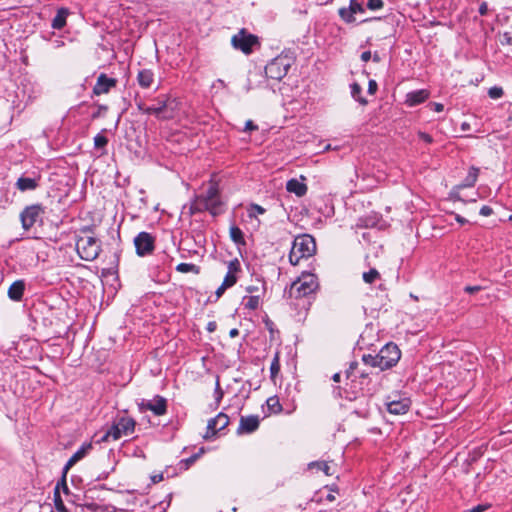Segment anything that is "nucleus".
Here are the masks:
<instances>
[{
  "label": "nucleus",
  "mask_w": 512,
  "mask_h": 512,
  "mask_svg": "<svg viewBox=\"0 0 512 512\" xmlns=\"http://www.w3.org/2000/svg\"><path fill=\"white\" fill-rule=\"evenodd\" d=\"M401 358V351L395 343H387L383 346L378 354H364L362 361L364 364L381 371L387 370L395 366Z\"/></svg>",
  "instance_id": "1"
},
{
  "label": "nucleus",
  "mask_w": 512,
  "mask_h": 512,
  "mask_svg": "<svg viewBox=\"0 0 512 512\" xmlns=\"http://www.w3.org/2000/svg\"><path fill=\"white\" fill-rule=\"evenodd\" d=\"M221 205L218 186L216 183H212L204 193L196 197L191 210L193 213L209 211L216 216L221 213Z\"/></svg>",
  "instance_id": "2"
},
{
  "label": "nucleus",
  "mask_w": 512,
  "mask_h": 512,
  "mask_svg": "<svg viewBox=\"0 0 512 512\" xmlns=\"http://www.w3.org/2000/svg\"><path fill=\"white\" fill-rule=\"evenodd\" d=\"M316 252V241L309 234H302L295 237L291 251L289 253V261L292 265H298L303 258H309Z\"/></svg>",
  "instance_id": "3"
},
{
  "label": "nucleus",
  "mask_w": 512,
  "mask_h": 512,
  "mask_svg": "<svg viewBox=\"0 0 512 512\" xmlns=\"http://www.w3.org/2000/svg\"><path fill=\"white\" fill-rule=\"evenodd\" d=\"M136 422L128 416H120L114 419L112 425L97 440L98 443L119 440L123 436L132 434L135 430Z\"/></svg>",
  "instance_id": "4"
},
{
  "label": "nucleus",
  "mask_w": 512,
  "mask_h": 512,
  "mask_svg": "<svg viewBox=\"0 0 512 512\" xmlns=\"http://www.w3.org/2000/svg\"><path fill=\"white\" fill-rule=\"evenodd\" d=\"M318 288L319 283L317 276L312 273L303 272L301 276L291 284L286 293L290 298L299 299L315 293Z\"/></svg>",
  "instance_id": "5"
},
{
  "label": "nucleus",
  "mask_w": 512,
  "mask_h": 512,
  "mask_svg": "<svg viewBox=\"0 0 512 512\" xmlns=\"http://www.w3.org/2000/svg\"><path fill=\"white\" fill-rule=\"evenodd\" d=\"M154 102L150 105L151 115L161 121L175 118L180 108V102L176 98L166 95L155 98Z\"/></svg>",
  "instance_id": "6"
},
{
  "label": "nucleus",
  "mask_w": 512,
  "mask_h": 512,
  "mask_svg": "<svg viewBox=\"0 0 512 512\" xmlns=\"http://www.w3.org/2000/svg\"><path fill=\"white\" fill-rule=\"evenodd\" d=\"M76 250L82 260L93 261L101 251L100 241L93 236H78Z\"/></svg>",
  "instance_id": "7"
},
{
  "label": "nucleus",
  "mask_w": 512,
  "mask_h": 512,
  "mask_svg": "<svg viewBox=\"0 0 512 512\" xmlns=\"http://www.w3.org/2000/svg\"><path fill=\"white\" fill-rule=\"evenodd\" d=\"M231 45L236 50H240L244 54L249 55L253 52L254 46H259V40L257 36L248 33L246 29L243 28L232 36Z\"/></svg>",
  "instance_id": "8"
},
{
  "label": "nucleus",
  "mask_w": 512,
  "mask_h": 512,
  "mask_svg": "<svg viewBox=\"0 0 512 512\" xmlns=\"http://www.w3.org/2000/svg\"><path fill=\"white\" fill-rule=\"evenodd\" d=\"M289 68L290 63L286 58L277 57L266 65L265 74L268 78L281 80L287 75Z\"/></svg>",
  "instance_id": "9"
},
{
  "label": "nucleus",
  "mask_w": 512,
  "mask_h": 512,
  "mask_svg": "<svg viewBox=\"0 0 512 512\" xmlns=\"http://www.w3.org/2000/svg\"><path fill=\"white\" fill-rule=\"evenodd\" d=\"M138 409L140 412L149 410L156 416H162L167 413V400L160 395L154 396L152 400L142 399L138 402Z\"/></svg>",
  "instance_id": "10"
},
{
  "label": "nucleus",
  "mask_w": 512,
  "mask_h": 512,
  "mask_svg": "<svg viewBox=\"0 0 512 512\" xmlns=\"http://www.w3.org/2000/svg\"><path fill=\"white\" fill-rule=\"evenodd\" d=\"M44 213H45V209L40 204H33L30 206H27L20 214L22 227L25 230L30 229L40 219L41 215Z\"/></svg>",
  "instance_id": "11"
},
{
  "label": "nucleus",
  "mask_w": 512,
  "mask_h": 512,
  "mask_svg": "<svg viewBox=\"0 0 512 512\" xmlns=\"http://www.w3.org/2000/svg\"><path fill=\"white\" fill-rule=\"evenodd\" d=\"M134 245L138 256L150 255L155 248V238L148 232H140L134 238Z\"/></svg>",
  "instance_id": "12"
},
{
  "label": "nucleus",
  "mask_w": 512,
  "mask_h": 512,
  "mask_svg": "<svg viewBox=\"0 0 512 512\" xmlns=\"http://www.w3.org/2000/svg\"><path fill=\"white\" fill-rule=\"evenodd\" d=\"M229 424V417L224 413H219L215 418L208 421L207 432L205 438L214 436L218 431H221Z\"/></svg>",
  "instance_id": "13"
},
{
  "label": "nucleus",
  "mask_w": 512,
  "mask_h": 512,
  "mask_svg": "<svg viewBox=\"0 0 512 512\" xmlns=\"http://www.w3.org/2000/svg\"><path fill=\"white\" fill-rule=\"evenodd\" d=\"M116 84L117 80L115 78H110L106 74L101 73L93 87V93L95 95L108 93L111 88L116 86Z\"/></svg>",
  "instance_id": "14"
},
{
  "label": "nucleus",
  "mask_w": 512,
  "mask_h": 512,
  "mask_svg": "<svg viewBox=\"0 0 512 512\" xmlns=\"http://www.w3.org/2000/svg\"><path fill=\"white\" fill-rule=\"evenodd\" d=\"M259 427V417L256 415L241 416L237 434H249Z\"/></svg>",
  "instance_id": "15"
},
{
  "label": "nucleus",
  "mask_w": 512,
  "mask_h": 512,
  "mask_svg": "<svg viewBox=\"0 0 512 512\" xmlns=\"http://www.w3.org/2000/svg\"><path fill=\"white\" fill-rule=\"evenodd\" d=\"M410 404L411 401L409 398H401L386 403L388 412L394 415L405 414L409 410Z\"/></svg>",
  "instance_id": "16"
},
{
  "label": "nucleus",
  "mask_w": 512,
  "mask_h": 512,
  "mask_svg": "<svg viewBox=\"0 0 512 512\" xmlns=\"http://www.w3.org/2000/svg\"><path fill=\"white\" fill-rule=\"evenodd\" d=\"M240 271V262L234 259L228 264V272L224 277L222 284L228 288L234 286L237 282L236 273Z\"/></svg>",
  "instance_id": "17"
},
{
  "label": "nucleus",
  "mask_w": 512,
  "mask_h": 512,
  "mask_svg": "<svg viewBox=\"0 0 512 512\" xmlns=\"http://www.w3.org/2000/svg\"><path fill=\"white\" fill-rule=\"evenodd\" d=\"M92 449V443H84L67 461L64 466L63 472L67 473V471L74 466L78 461L83 459L89 451Z\"/></svg>",
  "instance_id": "18"
},
{
  "label": "nucleus",
  "mask_w": 512,
  "mask_h": 512,
  "mask_svg": "<svg viewBox=\"0 0 512 512\" xmlns=\"http://www.w3.org/2000/svg\"><path fill=\"white\" fill-rule=\"evenodd\" d=\"M429 97V92L425 89H420L416 91L409 92L406 95V104L410 107L419 105L426 101Z\"/></svg>",
  "instance_id": "19"
},
{
  "label": "nucleus",
  "mask_w": 512,
  "mask_h": 512,
  "mask_svg": "<svg viewBox=\"0 0 512 512\" xmlns=\"http://www.w3.org/2000/svg\"><path fill=\"white\" fill-rule=\"evenodd\" d=\"M137 82L141 88H150L154 82V72L151 69L139 70L137 74Z\"/></svg>",
  "instance_id": "20"
},
{
  "label": "nucleus",
  "mask_w": 512,
  "mask_h": 512,
  "mask_svg": "<svg viewBox=\"0 0 512 512\" xmlns=\"http://www.w3.org/2000/svg\"><path fill=\"white\" fill-rule=\"evenodd\" d=\"M24 290V280H17L10 285L8 289V296L13 301H20L23 297Z\"/></svg>",
  "instance_id": "21"
},
{
  "label": "nucleus",
  "mask_w": 512,
  "mask_h": 512,
  "mask_svg": "<svg viewBox=\"0 0 512 512\" xmlns=\"http://www.w3.org/2000/svg\"><path fill=\"white\" fill-rule=\"evenodd\" d=\"M286 189L290 193H294L298 197H302L307 192V186L303 182L293 178L287 181Z\"/></svg>",
  "instance_id": "22"
},
{
  "label": "nucleus",
  "mask_w": 512,
  "mask_h": 512,
  "mask_svg": "<svg viewBox=\"0 0 512 512\" xmlns=\"http://www.w3.org/2000/svg\"><path fill=\"white\" fill-rule=\"evenodd\" d=\"M15 186L21 192L31 191L38 187V181L35 178L20 177L18 178Z\"/></svg>",
  "instance_id": "23"
},
{
  "label": "nucleus",
  "mask_w": 512,
  "mask_h": 512,
  "mask_svg": "<svg viewBox=\"0 0 512 512\" xmlns=\"http://www.w3.org/2000/svg\"><path fill=\"white\" fill-rule=\"evenodd\" d=\"M380 387L381 382L379 380L373 381L372 378H369L366 382L360 381L361 390L368 396L376 394L380 390Z\"/></svg>",
  "instance_id": "24"
},
{
  "label": "nucleus",
  "mask_w": 512,
  "mask_h": 512,
  "mask_svg": "<svg viewBox=\"0 0 512 512\" xmlns=\"http://www.w3.org/2000/svg\"><path fill=\"white\" fill-rule=\"evenodd\" d=\"M68 13L69 12L66 8L58 9L51 23L52 28L57 30L62 29L66 25V18L68 16Z\"/></svg>",
  "instance_id": "25"
},
{
  "label": "nucleus",
  "mask_w": 512,
  "mask_h": 512,
  "mask_svg": "<svg viewBox=\"0 0 512 512\" xmlns=\"http://www.w3.org/2000/svg\"><path fill=\"white\" fill-rule=\"evenodd\" d=\"M479 174V169L476 167H471L468 171L467 176L463 180V182L458 186V188H465V187H473L477 181Z\"/></svg>",
  "instance_id": "26"
},
{
  "label": "nucleus",
  "mask_w": 512,
  "mask_h": 512,
  "mask_svg": "<svg viewBox=\"0 0 512 512\" xmlns=\"http://www.w3.org/2000/svg\"><path fill=\"white\" fill-rule=\"evenodd\" d=\"M351 96L354 100H356L359 104L365 106L367 105L368 101L361 96L362 88L358 83H352L351 84Z\"/></svg>",
  "instance_id": "27"
},
{
  "label": "nucleus",
  "mask_w": 512,
  "mask_h": 512,
  "mask_svg": "<svg viewBox=\"0 0 512 512\" xmlns=\"http://www.w3.org/2000/svg\"><path fill=\"white\" fill-rule=\"evenodd\" d=\"M230 238L237 245H245L243 232L237 226L230 227Z\"/></svg>",
  "instance_id": "28"
},
{
  "label": "nucleus",
  "mask_w": 512,
  "mask_h": 512,
  "mask_svg": "<svg viewBox=\"0 0 512 512\" xmlns=\"http://www.w3.org/2000/svg\"><path fill=\"white\" fill-rule=\"evenodd\" d=\"M54 504L55 508L58 512H68L65 507L63 500L60 495V484L58 483L54 489Z\"/></svg>",
  "instance_id": "29"
},
{
  "label": "nucleus",
  "mask_w": 512,
  "mask_h": 512,
  "mask_svg": "<svg viewBox=\"0 0 512 512\" xmlns=\"http://www.w3.org/2000/svg\"><path fill=\"white\" fill-rule=\"evenodd\" d=\"M176 271L180 273H189L192 272L194 274L200 273V267L192 264V263H180L176 266Z\"/></svg>",
  "instance_id": "30"
},
{
  "label": "nucleus",
  "mask_w": 512,
  "mask_h": 512,
  "mask_svg": "<svg viewBox=\"0 0 512 512\" xmlns=\"http://www.w3.org/2000/svg\"><path fill=\"white\" fill-rule=\"evenodd\" d=\"M244 306L249 310H255L259 307L260 297L258 295L244 297Z\"/></svg>",
  "instance_id": "31"
},
{
  "label": "nucleus",
  "mask_w": 512,
  "mask_h": 512,
  "mask_svg": "<svg viewBox=\"0 0 512 512\" xmlns=\"http://www.w3.org/2000/svg\"><path fill=\"white\" fill-rule=\"evenodd\" d=\"M362 278L365 283L372 284L380 278V273L375 268H371L368 272L363 273Z\"/></svg>",
  "instance_id": "32"
},
{
  "label": "nucleus",
  "mask_w": 512,
  "mask_h": 512,
  "mask_svg": "<svg viewBox=\"0 0 512 512\" xmlns=\"http://www.w3.org/2000/svg\"><path fill=\"white\" fill-rule=\"evenodd\" d=\"M338 13L341 19L346 23H353L355 21V17L348 7H341Z\"/></svg>",
  "instance_id": "33"
},
{
  "label": "nucleus",
  "mask_w": 512,
  "mask_h": 512,
  "mask_svg": "<svg viewBox=\"0 0 512 512\" xmlns=\"http://www.w3.org/2000/svg\"><path fill=\"white\" fill-rule=\"evenodd\" d=\"M267 406L273 413H279L282 411V406L276 396L267 399Z\"/></svg>",
  "instance_id": "34"
},
{
  "label": "nucleus",
  "mask_w": 512,
  "mask_h": 512,
  "mask_svg": "<svg viewBox=\"0 0 512 512\" xmlns=\"http://www.w3.org/2000/svg\"><path fill=\"white\" fill-rule=\"evenodd\" d=\"M309 468H317L318 470L323 471L326 475H332L330 471V466L327 462L324 461H315L309 464Z\"/></svg>",
  "instance_id": "35"
},
{
  "label": "nucleus",
  "mask_w": 512,
  "mask_h": 512,
  "mask_svg": "<svg viewBox=\"0 0 512 512\" xmlns=\"http://www.w3.org/2000/svg\"><path fill=\"white\" fill-rule=\"evenodd\" d=\"M348 8L353 15L356 13H364L365 11L363 5L358 0H350Z\"/></svg>",
  "instance_id": "36"
},
{
  "label": "nucleus",
  "mask_w": 512,
  "mask_h": 512,
  "mask_svg": "<svg viewBox=\"0 0 512 512\" xmlns=\"http://www.w3.org/2000/svg\"><path fill=\"white\" fill-rule=\"evenodd\" d=\"M108 143V139L107 137H105L104 135L102 134H97L95 137H94V146L95 148H103L107 145Z\"/></svg>",
  "instance_id": "37"
},
{
  "label": "nucleus",
  "mask_w": 512,
  "mask_h": 512,
  "mask_svg": "<svg viewBox=\"0 0 512 512\" xmlns=\"http://www.w3.org/2000/svg\"><path fill=\"white\" fill-rule=\"evenodd\" d=\"M367 8L372 11L380 10L384 6L383 0H367Z\"/></svg>",
  "instance_id": "38"
},
{
  "label": "nucleus",
  "mask_w": 512,
  "mask_h": 512,
  "mask_svg": "<svg viewBox=\"0 0 512 512\" xmlns=\"http://www.w3.org/2000/svg\"><path fill=\"white\" fill-rule=\"evenodd\" d=\"M265 211L266 210L258 204H251L248 209L249 217H254L256 214H264Z\"/></svg>",
  "instance_id": "39"
},
{
  "label": "nucleus",
  "mask_w": 512,
  "mask_h": 512,
  "mask_svg": "<svg viewBox=\"0 0 512 512\" xmlns=\"http://www.w3.org/2000/svg\"><path fill=\"white\" fill-rule=\"evenodd\" d=\"M503 89L501 87H491L488 91V95L492 99H498L503 96Z\"/></svg>",
  "instance_id": "40"
},
{
  "label": "nucleus",
  "mask_w": 512,
  "mask_h": 512,
  "mask_svg": "<svg viewBox=\"0 0 512 512\" xmlns=\"http://www.w3.org/2000/svg\"><path fill=\"white\" fill-rule=\"evenodd\" d=\"M279 370H280V364H279L278 356L276 355L271 363V366H270L271 375L272 376L276 375L279 372Z\"/></svg>",
  "instance_id": "41"
},
{
  "label": "nucleus",
  "mask_w": 512,
  "mask_h": 512,
  "mask_svg": "<svg viewBox=\"0 0 512 512\" xmlns=\"http://www.w3.org/2000/svg\"><path fill=\"white\" fill-rule=\"evenodd\" d=\"M136 106L140 112L151 115L150 106L146 105L143 101L136 102Z\"/></svg>",
  "instance_id": "42"
},
{
  "label": "nucleus",
  "mask_w": 512,
  "mask_h": 512,
  "mask_svg": "<svg viewBox=\"0 0 512 512\" xmlns=\"http://www.w3.org/2000/svg\"><path fill=\"white\" fill-rule=\"evenodd\" d=\"M357 367H358V362H356V361H352L349 364V367L345 371V375H346L347 379L351 378V376L353 375V373L357 369Z\"/></svg>",
  "instance_id": "43"
},
{
  "label": "nucleus",
  "mask_w": 512,
  "mask_h": 512,
  "mask_svg": "<svg viewBox=\"0 0 512 512\" xmlns=\"http://www.w3.org/2000/svg\"><path fill=\"white\" fill-rule=\"evenodd\" d=\"M204 452L203 448L200 449V451L192 456H190L189 458L185 459L184 462L186 464V466H190L192 465L198 458L199 456Z\"/></svg>",
  "instance_id": "44"
},
{
  "label": "nucleus",
  "mask_w": 512,
  "mask_h": 512,
  "mask_svg": "<svg viewBox=\"0 0 512 512\" xmlns=\"http://www.w3.org/2000/svg\"><path fill=\"white\" fill-rule=\"evenodd\" d=\"M257 129H258V126L256 124H254V122L252 120L246 121L245 127H244L245 132H251V131H255Z\"/></svg>",
  "instance_id": "45"
},
{
  "label": "nucleus",
  "mask_w": 512,
  "mask_h": 512,
  "mask_svg": "<svg viewBox=\"0 0 512 512\" xmlns=\"http://www.w3.org/2000/svg\"><path fill=\"white\" fill-rule=\"evenodd\" d=\"M215 394L217 402H220L224 393L220 387L219 380L216 381Z\"/></svg>",
  "instance_id": "46"
},
{
  "label": "nucleus",
  "mask_w": 512,
  "mask_h": 512,
  "mask_svg": "<svg viewBox=\"0 0 512 512\" xmlns=\"http://www.w3.org/2000/svg\"><path fill=\"white\" fill-rule=\"evenodd\" d=\"M480 215L488 217L493 213V210L490 206L484 205L480 209Z\"/></svg>",
  "instance_id": "47"
},
{
  "label": "nucleus",
  "mask_w": 512,
  "mask_h": 512,
  "mask_svg": "<svg viewBox=\"0 0 512 512\" xmlns=\"http://www.w3.org/2000/svg\"><path fill=\"white\" fill-rule=\"evenodd\" d=\"M481 290H482V287L478 286V285H476V286H466L464 288V291L466 293H468V294H474V293H477V292H479Z\"/></svg>",
  "instance_id": "48"
},
{
  "label": "nucleus",
  "mask_w": 512,
  "mask_h": 512,
  "mask_svg": "<svg viewBox=\"0 0 512 512\" xmlns=\"http://www.w3.org/2000/svg\"><path fill=\"white\" fill-rule=\"evenodd\" d=\"M377 83L375 80H370L369 83H368V93L373 95L376 93L377 91Z\"/></svg>",
  "instance_id": "49"
},
{
  "label": "nucleus",
  "mask_w": 512,
  "mask_h": 512,
  "mask_svg": "<svg viewBox=\"0 0 512 512\" xmlns=\"http://www.w3.org/2000/svg\"><path fill=\"white\" fill-rule=\"evenodd\" d=\"M419 137H420V139H422L426 143H431L433 141L432 137L429 134L425 133V132H420L419 133Z\"/></svg>",
  "instance_id": "50"
},
{
  "label": "nucleus",
  "mask_w": 512,
  "mask_h": 512,
  "mask_svg": "<svg viewBox=\"0 0 512 512\" xmlns=\"http://www.w3.org/2000/svg\"><path fill=\"white\" fill-rule=\"evenodd\" d=\"M488 509L487 505H477L469 510V512H484Z\"/></svg>",
  "instance_id": "51"
},
{
  "label": "nucleus",
  "mask_w": 512,
  "mask_h": 512,
  "mask_svg": "<svg viewBox=\"0 0 512 512\" xmlns=\"http://www.w3.org/2000/svg\"><path fill=\"white\" fill-rule=\"evenodd\" d=\"M488 12V5L486 2H482L479 6V13L480 15L484 16Z\"/></svg>",
  "instance_id": "52"
},
{
  "label": "nucleus",
  "mask_w": 512,
  "mask_h": 512,
  "mask_svg": "<svg viewBox=\"0 0 512 512\" xmlns=\"http://www.w3.org/2000/svg\"><path fill=\"white\" fill-rule=\"evenodd\" d=\"M226 289H228V287H226L223 284H221V286L218 287V289L215 292L216 299H219L223 295V293L225 292Z\"/></svg>",
  "instance_id": "53"
},
{
  "label": "nucleus",
  "mask_w": 512,
  "mask_h": 512,
  "mask_svg": "<svg viewBox=\"0 0 512 512\" xmlns=\"http://www.w3.org/2000/svg\"><path fill=\"white\" fill-rule=\"evenodd\" d=\"M59 484L62 485L64 493L68 494L69 493V489H68V486L66 484V473L65 472L63 474L61 483H59Z\"/></svg>",
  "instance_id": "54"
},
{
  "label": "nucleus",
  "mask_w": 512,
  "mask_h": 512,
  "mask_svg": "<svg viewBox=\"0 0 512 512\" xmlns=\"http://www.w3.org/2000/svg\"><path fill=\"white\" fill-rule=\"evenodd\" d=\"M430 106L433 107L436 112H442L444 109V106L441 103H430Z\"/></svg>",
  "instance_id": "55"
},
{
  "label": "nucleus",
  "mask_w": 512,
  "mask_h": 512,
  "mask_svg": "<svg viewBox=\"0 0 512 512\" xmlns=\"http://www.w3.org/2000/svg\"><path fill=\"white\" fill-rule=\"evenodd\" d=\"M371 52L370 51H364L362 54H361V60L364 61V62H367L371 59Z\"/></svg>",
  "instance_id": "56"
},
{
  "label": "nucleus",
  "mask_w": 512,
  "mask_h": 512,
  "mask_svg": "<svg viewBox=\"0 0 512 512\" xmlns=\"http://www.w3.org/2000/svg\"><path fill=\"white\" fill-rule=\"evenodd\" d=\"M216 328H217V324H216V322H215V321H211V322H209V323L207 324V330H208L209 332H214V331L216 330Z\"/></svg>",
  "instance_id": "57"
},
{
  "label": "nucleus",
  "mask_w": 512,
  "mask_h": 512,
  "mask_svg": "<svg viewBox=\"0 0 512 512\" xmlns=\"http://www.w3.org/2000/svg\"><path fill=\"white\" fill-rule=\"evenodd\" d=\"M106 109H107V107H106V106H99V109L97 110V112H96V113H94V114L92 115V118H93V119L98 118V117L101 115V111H102V110H106Z\"/></svg>",
  "instance_id": "58"
},
{
  "label": "nucleus",
  "mask_w": 512,
  "mask_h": 512,
  "mask_svg": "<svg viewBox=\"0 0 512 512\" xmlns=\"http://www.w3.org/2000/svg\"><path fill=\"white\" fill-rule=\"evenodd\" d=\"M238 335H239V330H238L237 328H233V329H231V330H230V332H229V336H230L231 338H235V337H237Z\"/></svg>",
  "instance_id": "59"
},
{
  "label": "nucleus",
  "mask_w": 512,
  "mask_h": 512,
  "mask_svg": "<svg viewBox=\"0 0 512 512\" xmlns=\"http://www.w3.org/2000/svg\"><path fill=\"white\" fill-rule=\"evenodd\" d=\"M258 290H259V288L257 286H254V285L248 286L246 288V291L249 292V293H254V292H257Z\"/></svg>",
  "instance_id": "60"
},
{
  "label": "nucleus",
  "mask_w": 512,
  "mask_h": 512,
  "mask_svg": "<svg viewBox=\"0 0 512 512\" xmlns=\"http://www.w3.org/2000/svg\"><path fill=\"white\" fill-rule=\"evenodd\" d=\"M455 219H456V221H457L458 223H460V224H465V223H467V220H466L465 218H463L462 216H460V215H456Z\"/></svg>",
  "instance_id": "61"
},
{
  "label": "nucleus",
  "mask_w": 512,
  "mask_h": 512,
  "mask_svg": "<svg viewBox=\"0 0 512 512\" xmlns=\"http://www.w3.org/2000/svg\"><path fill=\"white\" fill-rule=\"evenodd\" d=\"M162 479H163L162 474L155 475V476H153V477H152V481H153V483H158V482H160Z\"/></svg>",
  "instance_id": "62"
},
{
  "label": "nucleus",
  "mask_w": 512,
  "mask_h": 512,
  "mask_svg": "<svg viewBox=\"0 0 512 512\" xmlns=\"http://www.w3.org/2000/svg\"><path fill=\"white\" fill-rule=\"evenodd\" d=\"M360 378H361V381L365 382L366 380H368L370 377L368 375V373L366 372H361L360 373Z\"/></svg>",
  "instance_id": "63"
},
{
  "label": "nucleus",
  "mask_w": 512,
  "mask_h": 512,
  "mask_svg": "<svg viewBox=\"0 0 512 512\" xmlns=\"http://www.w3.org/2000/svg\"><path fill=\"white\" fill-rule=\"evenodd\" d=\"M332 380H333L334 382H340V380H341V375H340V373H335V374L332 376Z\"/></svg>",
  "instance_id": "64"
}]
</instances>
